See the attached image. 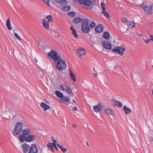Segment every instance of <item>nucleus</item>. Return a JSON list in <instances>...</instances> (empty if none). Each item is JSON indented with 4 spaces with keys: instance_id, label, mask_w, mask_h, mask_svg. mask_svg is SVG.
I'll return each instance as SVG.
<instances>
[{
    "instance_id": "1",
    "label": "nucleus",
    "mask_w": 153,
    "mask_h": 153,
    "mask_svg": "<svg viewBox=\"0 0 153 153\" xmlns=\"http://www.w3.org/2000/svg\"><path fill=\"white\" fill-rule=\"evenodd\" d=\"M21 132L22 134L19 135V141L31 134L30 129L27 128L26 123L20 122H17L13 130V134L14 136H16L19 134Z\"/></svg>"
},
{
    "instance_id": "2",
    "label": "nucleus",
    "mask_w": 153,
    "mask_h": 153,
    "mask_svg": "<svg viewBox=\"0 0 153 153\" xmlns=\"http://www.w3.org/2000/svg\"><path fill=\"white\" fill-rule=\"evenodd\" d=\"M51 56L50 58H52L54 61V63H56V68L59 71H61L65 69L66 67V65L65 61L61 59V56L58 55L57 53L54 50H52L48 54V57Z\"/></svg>"
},
{
    "instance_id": "3",
    "label": "nucleus",
    "mask_w": 153,
    "mask_h": 153,
    "mask_svg": "<svg viewBox=\"0 0 153 153\" xmlns=\"http://www.w3.org/2000/svg\"><path fill=\"white\" fill-rule=\"evenodd\" d=\"M22 146L23 153H37L38 152L37 146L35 143L31 146L26 143L23 144Z\"/></svg>"
},
{
    "instance_id": "4",
    "label": "nucleus",
    "mask_w": 153,
    "mask_h": 153,
    "mask_svg": "<svg viewBox=\"0 0 153 153\" xmlns=\"http://www.w3.org/2000/svg\"><path fill=\"white\" fill-rule=\"evenodd\" d=\"M89 22V20L87 19H84L81 22V30L84 33H87L90 30Z\"/></svg>"
},
{
    "instance_id": "5",
    "label": "nucleus",
    "mask_w": 153,
    "mask_h": 153,
    "mask_svg": "<svg viewBox=\"0 0 153 153\" xmlns=\"http://www.w3.org/2000/svg\"><path fill=\"white\" fill-rule=\"evenodd\" d=\"M140 6L148 15H150L152 13L153 10L152 6L145 5L144 3H143Z\"/></svg>"
},
{
    "instance_id": "6",
    "label": "nucleus",
    "mask_w": 153,
    "mask_h": 153,
    "mask_svg": "<svg viewBox=\"0 0 153 153\" xmlns=\"http://www.w3.org/2000/svg\"><path fill=\"white\" fill-rule=\"evenodd\" d=\"M36 139V137L35 135L30 134L27 136H26L20 141L22 143H23L25 141L27 142H31L34 141Z\"/></svg>"
},
{
    "instance_id": "7",
    "label": "nucleus",
    "mask_w": 153,
    "mask_h": 153,
    "mask_svg": "<svg viewBox=\"0 0 153 153\" xmlns=\"http://www.w3.org/2000/svg\"><path fill=\"white\" fill-rule=\"evenodd\" d=\"M95 1L96 0H92L91 1L88 0H79V2L81 4L84 5L87 7H89L91 4H92L93 6L94 5V3Z\"/></svg>"
},
{
    "instance_id": "8",
    "label": "nucleus",
    "mask_w": 153,
    "mask_h": 153,
    "mask_svg": "<svg viewBox=\"0 0 153 153\" xmlns=\"http://www.w3.org/2000/svg\"><path fill=\"white\" fill-rule=\"evenodd\" d=\"M125 50V48H122L121 47H115L114 48L112 49L113 52L118 53L121 56L123 55V52Z\"/></svg>"
},
{
    "instance_id": "9",
    "label": "nucleus",
    "mask_w": 153,
    "mask_h": 153,
    "mask_svg": "<svg viewBox=\"0 0 153 153\" xmlns=\"http://www.w3.org/2000/svg\"><path fill=\"white\" fill-rule=\"evenodd\" d=\"M76 53L80 58L83 56H85L86 54V51L83 48H80L76 50Z\"/></svg>"
},
{
    "instance_id": "10",
    "label": "nucleus",
    "mask_w": 153,
    "mask_h": 153,
    "mask_svg": "<svg viewBox=\"0 0 153 153\" xmlns=\"http://www.w3.org/2000/svg\"><path fill=\"white\" fill-rule=\"evenodd\" d=\"M102 47L105 49L110 50L111 48V44L107 41H103L102 42Z\"/></svg>"
},
{
    "instance_id": "11",
    "label": "nucleus",
    "mask_w": 153,
    "mask_h": 153,
    "mask_svg": "<svg viewBox=\"0 0 153 153\" xmlns=\"http://www.w3.org/2000/svg\"><path fill=\"white\" fill-rule=\"evenodd\" d=\"M104 108V106L101 104H99L93 107V111L96 112H98L101 110L102 108Z\"/></svg>"
},
{
    "instance_id": "12",
    "label": "nucleus",
    "mask_w": 153,
    "mask_h": 153,
    "mask_svg": "<svg viewBox=\"0 0 153 153\" xmlns=\"http://www.w3.org/2000/svg\"><path fill=\"white\" fill-rule=\"evenodd\" d=\"M103 29V25L102 24L97 25L95 29V31L97 33H100L102 32Z\"/></svg>"
},
{
    "instance_id": "13",
    "label": "nucleus",
    "mask_w": 153,
    "mask_h": 153,
    "mask_svg": "<svg viewBox=\"0 0 153 153\" xmlns=\"http://www.w3.org/2000/svg\"><path fill=\"white\" fill-rule=\"evenodd\" d=\"M111 101L114 106H117L118 107H121L122 106V103L120 101L114 99H111Z\"/></svg>"
},
{
    "instance_id": "14",
    "label": "nucleus",
    "mask_w": 153,
    "mask_h": 153,
    "mask_svg": "<svg viewBox=\"0 0 153 153\" xmlns=\"http://www.w3.org/2000/svg\"><path fill=\"white\" fill-rule=\"evenodd\" d=\"M67 4V3L61 4V7H62V9L64 11H68L71 9V7L70 6H66Z\"/></svg>"
},
{
    "instance_id": "15",
    "label": "nucleus",
    "mask_w": 153,
    "mask_h": 153,
    "mask_svg": "<svg viewBox=\"0 0 153 153\" xmlns=\"http://www.w3.org/2000/svg\"><path fill=\"white\" fill-rule=\"evenodd\" d=\"M59 101L60 102L64 103L66 105H68L70 102L68 98L65 96H64L62 98L59 99Z\"/></svg>"
},
{
    "instance_id": "16",
    "label": "nucleus",
    "mask_w": 153,
    "mask_h": 153,
    "mask_svg": "<svg viewBox=\"0 0 153 153\" xmlns=\"http://www.w3.org/2000/svg\"><path fill=\"white\" fill-rule=\"evenodd\" d=\"M104 112L107 115L110 114L112 115H113L115 114L114 111L110 108L105 109Z\"/></svg>"
},
{
    "instance_id": "17",
    "label": "nucleus",
    "mask_w": 153,
    "mask_h": 153,
    "mask_svg": "<svg viewBox=\"0 0 153 153\" xmlns=\"http://www.w3.org/2000/svg\"><path fill=\"white\" fill-rule=\"evenodd\" d=\"M42 25L43 27L46 29H48L49 27V23L46 19H42Z\"/></svg>"
},
{
    "instance_id": "18",
    "label": "nucleus",
    "mask_w": 153,
    "mask_h": 153,
    "mask_svg": "<svg viewBox=\"0 0 153 153\" xmlns=\"http://www.w3.org/2000/svg\"><path fill=\"white\" fill-rule=\"evenodd\" d=\"M123 110L125 111V113L128 114L131 112V109L127 107L125 105L123 108Z\"/></svg>"
},
{
    "instance_id": "19",
    "label": "nucleus",
    "mask_w": 153,
    "mask_h": 153,
    "mask_svg": "<svg viewBox=\"0 0 153 153\" xmlns=\"http://www.w3.org/2000/svg\"><path fill=\"white\" fill-rule=\"evenodd\" d=\"M102 37L105 39L108 40L110 37V35L108 31L105 32L102 35Z\"/></svg>"
},
{
    "instance_id": "20",
    "label": "nucleus",
    "mask_w": 153,
    "mask_h": 153,
    "mask_svg": "<svg viewBox=\"0 0 153 153\" xmlns=\"http://www.w3.org/2000/svg\"><path fill=\"white\" fill-rule=\"evenodd\" d=\"M69 73L71 76V79L74 82H75L76 80L75 75L73 73L71 69H69Z\"/></svg>"
},
{
    "instance_id": "21",
    "label": "nucleus",
    "mask_w": 153,
    "mask_h": 153,
    "mask_svg": "<svg viewBox=\"0 0 153 153\" xmlns=\"http://www.w3.org/2000/svg\"><path fill=\"white\" fill-rule=\"evenodd\" d=\"M6 26L9 30H12V28L10 25V20L9 18H8L6 22Z\"/></svg>"
},
{
    "instance_id": "22",
    "label": "nucleus",
    "mask_w": 153,
    "mask_h": 153,
    "mask_svg": "<svg viewBox=\"0 0 153 153\" xmlns=\"http://www.w3.org/2000/svg\"><path fill=\"white\" fill-rule=\"evenodd\" d=\"M70 30L72 31V33L75 38H78V36L76 33V32L74 28V27L71 26L70 27Z\"/></svg>"
},
{
    "instance_id": "23",
    "label": "nucleus",
    "mask_w": 153,
    "mask_h": 153,
    "mask_svg": "<svg viewBox=\"0 0 153 153\" xmlns=\"http://www.w3.org/2000/svg\"><path fill=\"white\" fill-rule=\"evenodd\" d=\"M56 96L60 98V99H61L64 97V95L62 93L56 90L55 92Z\"/></svg>"
},
{
    "instance_id": "24",
    "label": "nucleus",
    "mask_w": 153,
    "mask_h": 153,
    "mask_svg": "<svg viewBox=\"0 0 153 153\" xmlns=\"http://www.w3.org/2000/svg\"><path fill=\"white\" fill-rule=\"evenodd\" d=\"M82 20V19L81 18L78 17L74 19L73 22L74 23H77L80 22H81Z\"/></svg>"
},
{
    "instance_id": "25",
    "label": "nucleus",
    "mask_w": 153,
    "mask_h": 153,
    "mask_svg": "<svg viewBox=\"0 0 153 153\" xmlns=\"http://www.w3.org/2000/svg\"><path fill=\"white\" fill-rule=\"evenodd\" d=\"M65 90L68 94H72V89H71L70 87L68 86H66L65 87Z\"/></svg>"
},
{
    "instance_id": "26",
    "label": "nucleus",
    "mask_w": 153,
    "mask_h": 153,
    "mask_svg": "<svg viewBox=\"0 0 153 153\" xmlns=\"http://www.w3.org/2000/svg\"><path fill=\"white\" fill-rule=\"evenodd\" d=\"M57 145L61 149L63 152L65 153L67 151V149L66 148H63L62 146L59 145V144H57Z\"/></svg>"
},
{
    "instance_id": "27",
    "label": "nucleus",
    "mask_w": 153,
    "mask_h": 153,
    "mask_svg": "<svg viewBox=\"0 0 153 153\" xmlns=\"http://www.w3.org/2000/svg\"><path fill=\"white\" fill-rule=\"evenodd\" d=\"M55 2L56 3H60V6L61 4H64V3H67V2L65 0H55Z\"/></svg>"
},
{
    "instance_id": "28",
    "label": "nucleus",
    "mask_w": 153,
    "mask_h": 153,
    "mask_svg": "<svg viewBox=\"0 0 153 153\" xmlns=\"http://www.w3.org/2000/svg\"><path fill=\"white\" fill-rule=\"evenodd\" d=\"M149 36L150 37V39L145 40V42L146 44L149 42L151 40H152L153 42V35H150Z\"/></svg>"
},
{
    "instance_id": "29",
    "label": "nucleus",
    "mask_w": 153,
    "mask_h": 153,
    "mask_svg": "<svg viewBox=\"0 0 153 153\" xmlns=\"http://www.w3.org/2000/svg\"><path fill=\"white\" fill-rule=\"evenodd\" d=\"M46 18L48 20V22H52L53 21V19L52 16L50 15H48L46 17Z\"/></svg>"
},
{
    "instance_id": "30",
    "label": "nucleus",
    "mask_w": 153,
    "mask_h": 153,
    "mask_svg": "<svg viewBox=\"0 0 153 153\" xmlns=\"http://www.w3.org/2000/svg\"><path fill=\"white\" fill-rule=\"evenodd\" d=\"M128 24L129 25H131V27L132 28L135 27V23L130 21H128Z\"/></svg>"
},
{
    "instance_id": "31",
    "label": "nucleus",
    "mask_w": 153,
    "mask_h": 153,
    "mask_svg": "<svg viewBox=\"0 0 153 153\" xmlns=\"http://www.w3.org/2000/svg\"><path fill=\"white\" fill-rule=\"evenodd\" d=\"M102 13H103L104 15L106 17L108 18H109L110 17L109 13L107 12H106L105 11L104 12L102 11Z\"/></svg>"
},
{
    "instance_id": "32",
    "label": "nucleus",
    "mask_w": 153,
    "mask_h": 153,
    "mask_svg": "<svg viewBox=\"0 0 153 153\" xmlns=\"http://www.w3.org/2000/svg\"><path fill=\"white\" fill-rule=\"evenodd\" d=\"M121 20L122 22H127L128 23V21H129L128 20V19L125 17H121Z\"/></svg>"
},
{
    "instance_id": "33",
    "label": "nucleus",
    "mask_w": 153,
    "mask_h": 153,
    "mask_svg": "<svg viewBox=\"0 0 153 153\" xmlns=\"http://www.w3.org/2000/svg\"><path fill=\"white\" fill-rule=\"evenodd\" d=\"M55 143H51L49 142L47 144L48 147H50V148H53V144Z\"/></svg>"
},
{
    "instance_id": "34",
    "label": "nucleus",
    "mask_w": 153,
    "mask_h": 153,
    "mask_svg": "<svg viewBox=\"0 0 153 153\" xmlns=\"http://www.w3.org/2000/svg\"><path fill=\"white\" fill-rule=\"evenodd\" d=\"M76 13L74 11H71L69 12L68 13V15L69 16H72L75 15Z\"/></svg>"
},
{
    "instance_id": "35",
    "label": "nucleus",
    "mask_w": 153,
    "mask_h": 153,
    "mask_svg": "<svg viewBox=\"0 0 153 153\" xmlns=\"http://www.w3.org/2000/svg\"><path fill=\"white\" fill-rule=\"evenodd\" d=\"M101 7L102 9V11L104 12L106 10V8L105 7V6L103 2H102L101 3Z\"/></svg>"
},
{
    "instance_id": "36",
    "label": "nucleus",
    "mask_w": 153,
    "mask_h": 153,
    "mask_svg": "<svg viewBox=\"0 0 153 153\" xmlns=\"http://www.w3.org/2000/svg\"><path fill=\"white\" fill-rule=\"evenodd\" d=\"M14 36H15V37H16V39H18L19 40V41L21 40H22L21 38L16 33H14Z\"/></svg>"
},
{
    "instance_id": "37",
    "label": "nucleus",
    "mask_w": 153,
    "mask_h": 153,
    "mask_svg": "<svg viewBox=\"0 0 153 153\" xmlns=\"http://www.w3.org/2000/svg\"><path fill=\"white\" fill-rule=\"evenodd\" d=\"M47 105L46 104V103L45 102H42L41 104V106L42 108H43V109L45 108V107H46Z\"/></svg>"
},
{
    "instance_id": "38",
    "label": "nucleus",
    "mask_w": 153,
    "mask_h": 153,
    "mask_svg": "<svg viewBox=\"0 0 153 153\" xmlns=\"http://www.w3.org/2000/svg\"><path fill=\"white\" fill-rule=\"evenodd\" d=\"M47 105L46 104V103L45 102H42L41 104V106L42 108H43V109L45 108V107H46Z\"/></svg>"
},
{
    "instance_id": "39",
    "label": "nucleus",
    "mask_w": 153,
    "mask_h": 153,
    "mask_svg": "<svg viewBox=\"0 0 153 153\" xmlns=\"http://www.w3.org/2000/svg\"><path fill=\"white\" fill-rule=\"evenodd\" d=\"M95 23L94 22H92L90 25H89V27L92 28L94 27L95 25Z\"/></svg>"
},
{
    "instance_id": "40",
    "label": "nucleus",
    "mask_w": 153,
    "mask_h": 153,
    "mask_svg": "<svg viewBox=\"0 0 153 153\" xmlns=\"http://www.w3.org/2000/svg\"><path fill=\"white\" fill-rule=\"evenodd\" d=\"M65 86L64 84L63 85H61L59 86V88L62 91H64L65 90V89L64 86Z\"/></svg>"
},
{
    "instance_id": "41",
    "label": "nucleus",
    "mask_w": 153,
    "mask_h": 153,
    "mask_svg": "<svg viewBox=\"0 0 153 153\" xmlns=\"http://www.w3.org/2000/svg\"><path fill=\"white\" fill-rule=\"evenodd\" d=\"M50 108V106L48 105H47L46 107H45V108H44V110L45 111H46L47 110H48Z\"/></svg>"
},
{
    "instance_id": "42",
    "label": "nucleus",
    "mask_w": 153,
    "mask_h": 153,
    "mask_svg": "<svg viewBox=\"0 0 153 153\" xmlns=\"http://www.w3.org/2000/svg\"><path fill=\"white\" fill-rule=\"evenodd\" d=\"M48 6H49V0H42Z\"/></svg>"
},
{
    "instance_id": "43",
    "label": "nucleus",
    "mask_w": 153,
    "mask_h": 153,
    "mask_svg": "<svg viewBox=\"0 0 153 153\" xmlns=\"http://www.w3.org/2000/svg\"><path fill=\"white\" fill-rule=\"evenodd\" d=\"M53 149H55L57 151L58 150V148L56 146V143H54L53 144Z\"/></svg>"
},
{
    "instance_id": "44",
    "label": "nucleus",
    "mask_w": 153,
    "mask_h": 153,
    "mask_svg": "<svg viewBox=\"0 0 153 153\" xmlns=\"http://www.w3.org/2000/svg\"><path fill=\"white\" fill-rule=\"evenodd\" d=\"M77 110V108L76 107H74L73 108V110L74 111H76Z\"/></svg>"
},
{
    "instance_id": "45",
    "label": "nucleus",
    "mask_w": 153,
    "mask_h": 153,
    "mask_svg": "<svg viewBox=\"0 0 153 153\" xmlns=\"http://www.w3.org/2000/svg\"><path fill=\"white\" fill-rule=\"evenodd\" d=\"M93 75L95 76L96 77H97V74L96 73H93Z\"/></svg>"
},
{
    "instance_id": "46",
    "label": "nucleus",
    "mask_w": 153,
    "mask_h": 153,
    "mask_svg": "<svg viewBox=\"0 0 153 153\" xmlns=\"http://www.w3.org/2000/svg\"><path fill=\"white\" fill-rule=\"evenodd\" d=\"M53 141L54 142L53 143H56V144H57V143H56V140H54L53 139Z\"/></svg>"
},
{
    "instance_id": "47",
    "label": "nucleus",
    "mask_w": 153,
    "mask_h": 153,
    "mask_svg": "<svg viewBox=\"0 0 153 153\" xmlns=\"http://www.w3.org/2000/svg\"><path fill=\"white\" fill-rule=\"evenodd\" d=\"M72 126H73V128H76V125H75V124H73V125Z\"/></svg>"
},
{
    "instance_id": "48",
    "label": "nucleus",
    "mask_w": 153,
    "mask_h": 153,
    "mask_svg": "<svg viewBox=\"0 0 153 153\" xmlns=\"http://www.w3.org/2000/svg\"><path fill=\"white\" fill-rule=\"evenodd\" d=\"M53 149V148H51V151H52V152H53L54 151V150Z\"/></svg>"
},
{
    "instance_id": "49",
    "label": "nucleus",
    "mask_w": 153,
    "mask_h": 153,
    "mask_svg": "<svg viewBox=\"0 0 153 153\" xmlns=\"http://www.w3.org/2000/svg\"><path fill=\"white\" fill-rule=\"evenodd\" d=\"M16 117V115H14L12 117V118H15Z\"/></svg>"
},
{
    "instance_id": "50",
    "label": "nucleus",
    "mask_w": 153,
    "mask_h": 153,
    "mask_svg": "<svg viewBox=\"0 0 153 153\" xmlns=\"http://www.w3.org/2000/svg\"><path fill=\"white\" fill-rule=\"evenodd\" d=\"M73 101L75 103H76V102H75V101L74 100H73Z\"/></svg>"
},
{
    "instance_id": "51",
    "label": "nucleus",
    "mask_w": 153,
    "mask_h": 153,
    "mask_svg": "<svg viewBox=\"0 0 153 153\" xmlns=\"http://www.w3.org/2000/svg\"><path fill=\"white\" fill-rule=\"evenodd\" d=\"M86 144H87V145L88 146H89V144H88V143L87 142V143H86Z\"/></svg>"
},
{
    "instance_id": "52",
    "label": "nucleus",
    "mask_w": 153,
    "mask_h": 153,
    "mask_svg": "<svg viewBox=\"0 0 153 153\" xmlns=\"http://www.w3.org/2000/svg\"><path fill=\"white\" fill-rule=\"evenodd\" d=\"M35 60L36 62H37V60L36 58H35Z\"/></svg>"
},
{
    "instance_id": "53",
    "label": "nucleus",
    "mask_w": 153,
    "mask_h": 153,
    "mask_svg": "<svg viewBox=\"0 0 153 153\" xmlns=\"http://www.w3.org/2000/svg\"><path fill=\"white\" fill-rule=\"evenodd\" d=\"M57 36L58 37H59V35H57Z\"/></svg>"
},
{
    "instance_id": "54",
    "label": "nucleus",
    "mask_w": 153,
    "mask_h": 153,
    "mask_svg": "<svg viewBox=\"0 0 153 153\" xmlns=\"http://www.w3.org/2000/svg\"><path fill=\"white\" fill-rule=\"evenodd\" d=\"M75 0L76 1H77L78 0Z\"/></svg>"
},
{
    "instance_id": "55",
    "label": "nucleus",
    "mask_w": 153,
    "mask_h": 153,
    "mask_svg": "<svg viewBox=\"0 0 153 153\" xmlns=\"http://www.w3.org/2000/svg\"><path fill=\"white\" fill-rule=\"evenodd\" d=\"M52 138L53 139V137H52Z\"/></svg>"
},
{
    "instance_id": "56",
    "label": "nucleus",
    "mask_w": 153,
    "mask_h": 153,
    "mask_svg": "<svg viewBox=\"0 0 153 153\" xmlns=\"http://www.w3.org/2000/svg\"><path fill=\"white\" fill-rule=\"evenodd\" d=\"M152 68H153V65L152 66Z\"/></svg>"
}]
</instances>
